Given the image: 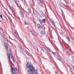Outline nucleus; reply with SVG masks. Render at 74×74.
<instances>
[{"mask_svg":"<svg viewBox=\"0 0 74 74\" xmlns=\"http://www.w3.org/2000/svg\"><path fill=\"white\" fill-rule=\"evenodd\" d=\"M34 0H32V2H33V1H34Z\"/></svg>","mask_w":74,"mask_h":74,"instance_id":"2f4dec72","label":"nucleus"},{"mask_svg":"<svg viewBox=\"0 0 74 74\" xmlns=\"http://www.w3.org/2000/svg\"><path fill=\"white\" fill-rule=\"evenodd\" d=\"M46 48L47 49H48V50H49V48H48V47H46Z\"/></svg>","mask_w":74,"mask_h":74,"instance_id":"dca6fc26","label":"nucleus"},{"mask_svg":"<svg viewBox=\"0 0 74 74\" xmlns=\"http://www.w3.org/2000/svg\"><path fill=\"white\" fill-rule=\"evenodd\" d=\"M52 53H53V55H56V53L55 52H52Z\"/></svg>","mask_w":74,"mask_h":74,"instance_id":"2eb2a0df","label":"nucleus"},{"mask_svg":"<svg viewBox=\"0 0 74 74\" xmlns=\"http://www.w3.org/2000/svg\"><path fill=\"white\" fill-rule=\"evenodd\" d=\"M12 28H13V27H12Z\"/></svg>","mask_w":74,"mask_h":74,"instance_id":"f704fd0d","label":"nucleus"},{"mask_svg":"<svg viewBox=\"0 0 74 74\" xmlns=\"http://www.w3.org/2000/svg\"><path fill=\"white\" fill-rule=\"evenodd\" d=\"M39 3H40L41 5H43V2H42V1H41L40 0H39Z\"/></svg>","mask_w":74,"mask_h":74,"instance_id":"1a4fd4ad","label":"nucleus"},{"mask_svg":"<svg viewBox=\"0 0 74 74\" xmlns=\"http://www.w3.org/2000/svg\"><path fill=\"white\" fill-rule=\"evenodd\" d=\"M72 67H73V69H74V66H72Z\"/></svg>","mask_w":74,"mask_h":74,"instance_id":"c756f323","label":"nucleus"},{"mask_svg":"<svg viewBox=\"0 0 74 74\" xmlns=\"http://www.w3.org/2000/svg\"><path fill=\"white\" fill-rule=\"evenodd\" d=\"M26 66L27 68L28 67L29 70L32 71V72H34L35 71L34 67L30 65H29V63H27V64H26Z\"/></svg>","mask_w":74,"mask_h":74,"instance_id":"f257e3e1","label":"nucleus"},{"mask_svg":"<svg viewBox=\"0 0 74 74\" xmlns=\"http://www.w3.org/2000/svg\"><path fill=\"white\" fill-rule=\"evenodd\" d=\"M20 15L22 18H23V17H24V14H21Z\"/></svg>","mask_w":74,"mask_h":74,"instance_id":"f8f14e48","label":"nucleus"},{"mask_svg":"<svg viewBox=\"0 0 74 74\" xmlns=\"http://www.w3.org/2000/svg\"><path fill=\"white\" fill-rule=\"evenodd\" d=\"M9 8H10V10H11L12 9H11V7H10V6H9Z\"/></svg>","mask_w":74,"mask_h":74,"instance_id":"cd10ccee","label":"nucleus"},{"mask_svg":"<svg viewBox=\"0 0 74 74\" xmlns=\"http://www.w3.org/2000/svg\"><path fill=\"white\" fill-rule=\"evenodd\" d=\"M19 13L21 15H22V14H23V12H22V11L20 10L19 12Z\"/></svg>","mask_w":74,"mask_h":74,"instance_id":"6e6552de","label":"nucleus"},{"mask_svg":"<svg viewBox=\"0 0 74 74\" xmlns=\"http://www.w3.org/2000/svg\"><path fill=\"white\" fill-rule=\"evenodd\" d=\"M38 21L39 22H40V24H41V25H42V21H41V19H39L38 20Z\"/></svg>","mask_w":74,"mask_h":74,"instance_id":"0eeeda50","label":"nucleus"},{"mask_svg":"<svg viewBox=\"0 0 74 74\" xmlns=\"http://www.w3.org/2000/svg\"><path fill=\"white\" fill-rule=\"evenodd\" d=\"M61 12H62V13L63 12V10H61Z\"/></svg>","mask_w":74,"mask_h":74,"instance_id":"c85d7f7f","label":"nucleus"},{"mask_svg":"<svg viewBox=\"0 0 74 74\" xmlns=\"http://www.w3.org/2000/svg\"><path fill=\"white\" fill-rule=\"evenodd\" d=\"M56 74H57V73H56Z\"/></svg>","mask_w":74,"mask_h":74,"instance_id":"473e14b6","label":"nucleus"},{"mask_svg":"<svg viewBox=\"0 0 74 74\" xmlns=\"http://www.w3.org/2000/svg\"><path fill=\"white\" fill-rule=\"evenodd\" d=\"M37 26L38 27L39 29H41V26L40 25L38 24L37 25Z\"/></svg>","mask_w":74,"mask_h":74,"instance_id":"39448f33","label":"nucleus"},{"mask_svg":"<svg viewBox=\"0 0 74 74\" xmlns=\"http://www.w3.org/2000/svg\"><path fill=\"white\" fill-rule=\"evenodd\" d=\"M30 74H34V73H31Z\"/></svg>","mask_w":74,"mask_h":74,"instance_id":"a878e982","label":"nucleus"},{"mask_svg":"<svg viewBox=\"0 0 74 74\" xmlns=\"http://www.w3.org/2000/svg\"><path fill=\"white\" fill-rule=\"evenodd\" d=\"M7 56L8 57V60L9 61V63H10V61H11V56H10V55L9 53H8L7 54Z\"/></svg>","mask_w":74,"mask_h":74,"instance_id":"7ed1b4c3","label":"nucleus"},{"mask_svg":"<svg viewBox=\"0 0 74 74\" xmlns=\"http://www.w3.org/2000/svg\"><path fill=\"white\" fill-rule=\"evenodd\" d=\"M11 59L14 62H15V60L14 59V57L12 56Z\"/></svg>","mask_w":74,"mask_h":74,"instance_id":"423d86ee","label":"nucleus"},{"mask_svg":"<svg viewBox=\"0 0 74 74\" xmlns=\"http://www.w3.org/2000/svg\"><path fill=\"white\" fill-rule=\"evenodd\" d=\"M58 60H60H60H61V58H60L59 59H58Z\"/></svg>","mask_w":74,"mask_h":74,"instance_id":"412c9836","label":"nucleus"},{"mask_svg":"<svg viewBox=\"0 0 74 74\" xmlns=\"http://www.w3.org/2000/svg\"><path fill=\"white\" fill-rule=\"evenodd\" d=\"M14 70V71H17V68L16 67L13 68L12 66H11L10 70V72L12 74H13Z\"/></svg>","mask_w":74,"mask_h":74,"instance_id":"f03ea898","label":"nucleus"},{"mask_svg":"<svg viewBox=\"0 0 74 74\" xmlns=\"http://www.w3.org/2000/svg\"><path fill=\"white\" fill-rule=\"evenodd\" d=\"M51 23L53 25H55V23H54V21H52L51 22Z\"/></svg>","mask_w":74,"mask_h":74,"instance_id":"9b49d317","label":"nucleus"},{"mask_svg":"<svg viewBox=\"0 0 74 74\" xmlns=\"http://www.w3.org/2000/svg\"><path fill=\"white\" fill-rule=\"evenodd\" d=\"M11 11H12V9H11Z\"/></svg>","mask_w":74,"mask_h":74,"instance_id":"7c9ffc66","label":"nucleus"},{"mask_svg":"<svg viewBox=\"0 0 74 74\" xmlns=\"http://www.w3.org/2000/svg\"><path fill=\"white\" fill-rule=\"evenodd\" d=\"M0 34L1 36L2 37H3V34H1V33H0Z\"/></svg>","mask_w":74,"mask_h":74,"instance_id":"6ab92c4d","label":"nucleus"},{"mask_svg":"<svg viewBox=\"0 0 74 74\" xmlns=\"http://www.w3.org/2000/svg\"><path fill=\"white\" fill-rule=\"evenodd\" d=\"M59 5L61 7H62V3H59Z\"/></svg>","mask_w":74,"mask_h":74,"instance_id":"a211bd4d","label":"nucleus"},{"mask_svg":"<svg viewBox=\"0 0 74 74\" xmlns=\"http://www.w3.org/2000/svg\"><path fill=\"white\" fill-rule=\"evenodd\" d=\"M37 70H35V73H37Z\"/></svg>","mask_w":74,"mask_h":74,"instance_id":"b1692460","label":"nucleus"},{"mask_svg":"<svg viewBox=\"0 0 74 74\" xmlns=\"http://www.w3.org/2000/svg\"><path fill=\"white\" fill-rule=\"evenodd\" d=\"M24 25H26V22L24 23Z\"/></svg>","mask_w":74,"mask_h":74,"instance_id":"4be33fe9","label":"nucleus"},{"mask_svg":"<svg viewBox=\"0 0 74 74\" xmlns=\"http://www.w3.org/2000/svg\"><path fill=\"white\" fill-rule=\"evenodd\" d=\"M42 21L43 23H44V22H45V19H43Z\"/></svg>","mask_w":74,"mask_h":74,"instance_id":"ddd939ff","label":"nucleus"},{"mask_svg":"<svg viewBox=\"0 0 74 74\" xmlns=\"http://www.w3.org/2000/svg\"><path fill=\"white\" fill-rule=\"evenodd\" d=\"M16 4L17 5H18V3H17V2H16Z\"/></svg>","mask_w":74,"mask_h":74,"instance_id":"393cba45","label":"nucleus"},{"mask_svg":"<svg viewBox=\"0 0 74 74\" xmlns=\"http://www.w3.org/2000/svg\"><path fill=\"white\" fill-rule=\"evenodd\" d=\"M67 40H68V41H69V42H70V38H69L67 37Z\"/></svg>","mask_w":74,"mask_h":74,"instance_id":"4468645a","label":"nucleus"},{"mask_svg":"<svg viewBox=\"0 0 74 74\" xmlns=\"http://www.w3.org/2000/svg\"><path fill=\"white\" fill-rule=\"evenodd\" d=\"M5 46L6 49H7V50H8V46H7V43H5Z\"/></svg>","mask_w":74,"mask_h":74,"instance_id":"20e7f679","label":"nucleus"},{"mask_svg":"<svg viewBox=\"0 0 74 74\" xmlns=\"http://www.w3.org/2000/svg\"><path fill=\"white\" fill-rule=\"evenodd\" d=\"M41 51H43V52H44V50H43V49H41Z\"/></svg>","mask_w":74,"mask_h":74,"instance_id":"aec40b11","label":"nucleus"},{"mask_svg":"<svg viewBox=\"0 0 74 74\" xmlns=\"http://www.w3.org/2000/svg\"><path fill=\"white\" fill-rule=\"evenodd\" d=\"M15 34H16V32H15Z\"/></svg>","mask_w":74,"mask_h":74,"instance_id":"72a5a7b5","label":"nucleus"},{"mask_svg":"<svg viewBox=\"0 0 74 74\" xmlns=\"http://www.w3.org/2000/svg\"><path fill=\"white\" fill-rule=\"evenodd\" d=\"M41 34H45V32L43 31H42L40 33Z\"/></svg>","mask_w":74,"mask_h":74,"instance_id":"9d476101","label":"nucleus"},{"mask_svg":"<svg viewBox=\"0 0 74 74\" xmlns=\"http://www.w3.org/2000/svg\"><path fill=\"white\" fill-rule=\"evenodd\" d=\"M0 17H1V18H2V15H1H1H0Z\"/></svg>","mask_w":74,"mask_h":74,"instance_id":"5701e85b","label":"nucleus"},{"mask_svg":"<svg viewBox=\"0 0 74 74\" xmlns=\"http://www.w3.org/2000/svg\"><path fill=\"white\" fill-rule=\"evenodd\" d=\"M19 48L20 49H22V46H21V45H20L19 46Z\"/></svg>","mask_w":74,"mask_h":74,"instance_id":"f3484780","label":"nucleus"},{"mask_svg":"<svg viewBox=\"0 0 74 74\" xmlns=\"http://www.w3.org/2000/svg\"><path fill=\"white\" fill-rule=\"evenodd\" d=\"M13 65L14 67H15V65H14V64H13Z\"/></svg>","mask_w":74,"mask_h":74,"instance_id":"bb28decb","label":"nucleus"}]
</instances>
